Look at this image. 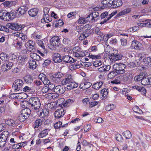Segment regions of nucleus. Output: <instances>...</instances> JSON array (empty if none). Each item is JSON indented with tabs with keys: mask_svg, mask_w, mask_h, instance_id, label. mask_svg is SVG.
I'll return each mask as SVG.
<instances>
[{
	"mask_svg": "<svg viewBox=\"0 0 151 151\" xmlns=\"http://www.w3.org/2000/svg\"><path fill=\"white\" fill-rule=\"evenodd\" d=\"M28 104L32 109L35 111L38 110L41 106L40 99L37 97H30L29 100Z\"/></svg>",
	"mask_w": 151,
	"mask_h": 151,
	"instance_id": "obj_1",
	"label": "nucleus"
},
{
	"mask_svg": "<svg viewBox=\"0 0 151 151\" xmlns=\"http://www.w3.org/2000/svg\"><path fill=\"white\" fill-rule=\"evenodd\" d=\"M113 68L116 73L120 74L125 73L124 69L126 68V66L124 64L122 63H116L113 65Z\"/></svg>",
	"mask_w": 151,
	"mask_h": 151,
	"instance_id": "obj_2",
	"label": "nucleus"
},
{
	"mask_svg": "<svg viewBox=\"0 0 151 151\" xmlns=\"http://www.w3.org/2000/svg\"><path fill=\"white\" fill-rule=\"evenodd\" d=\"M35 41L31 40H28L25 44L27 50L30 52L35 51Z\"/></svg>",
	"mask_w": 151,
	"mask_h": 151,
	"instance_id": "obj_3",
	"label": "nucleus"
},
{
	"mask_svg": "<svg viewBox=\"0 0 151 151\" xmlns=\"http://www.w3.org/2000/svg\"><path fill=\"white\" fill-rule=\"evenodd\" d=\"M50 42L51 45L53 46L61 47L62 46L60 39L57 36L52 37L50 40Z\"/></svg>",
	"mask_w": 151,
	"mask_h": 151,
	"instance_id": "obj_4",
	"label": "nucleus"
},
{
	"mask_svg": "<svg viewBox=\"0 0 151 151\" xmlns=\"http://www.w3.org/2000/svg\"><path fill=\"white\" fill-rule=\"evenodd\" d=\"M23 82L21 79H17L15 80L13 85V87L15 91H19L22 89Z\"/></svg>",
	"mask_w": 151,
	"mask_h": 151,
	"instance_id": "obj_5",
	"label": "nucleus"
},
{
	"mask_svg": "<svg viewBox=\"0 0 151 151\" xmlns=\"http://www.w3.org/2000/svg\"><path fill=\"white\" fill-rule=\"evenodd\" d=\"M73 81V76L72 75L68 74L66 75L65 77L61 81L60 84L63 85H69L72 81Z\"/></svg>",
	"mask_w": 151,
	"mask_h": 151,
	"instance_id": "obj_6",
	"label": "nucleus"
},
{
	"mask_svg": "<svg viewBox=\"0 0 151 151\" xmlns=\"http://www.w3.org/2000/svg\"><path fill=\"white\" fill-rule=\"evenodd\" d=\"M113 0H103L101 1L102 6L101 8L102 9H104L106 8H112V4Z\"/></svg>",
	"mask_w": 151,
	"mask_h": 151,
	"instance_id": "obj_7",
	"label": "nucleus"
},
{
	"mask_svg": "<svg viewBox=\"0 0 151 151\" xmlns=\"http://www.w3.org/2000/svg\"><path fill=\"white\" fill-rule=\"evenodd\" d=\"M65 113V111L63 108H61L55 111L54 115L55 118L58 119L63 116Z\"/></svg>",
	"mask_w": 151,
	"mask_h": 151,
	"instance_id": "obj_8",
	"label": "nucleus"
},
{
	"mask_svg": "<svg viewBox=\"0 0 151 151\" xmlns=\"http://www.w3.org/2000/svg\"><path fill=\"white\" fill-rule=\"evenodd\" d=\"M6 26L8 28L15 31L20 30L22 28V27L20 25H19L15 23H9Z\"/></svg>",
	"mask_w": 151,
	"mask_h": 151,
	"instance_id": "obj_9",
	"label": "nucleus"
},
{
	"mask_svg": "<svg viewBox=\"0 0 151 151\" xmlns=\"http://www.w3.org/2000/svg\"><path fill=\"white\" fill-rule=\"evenodd\" d=\"M12 63L11 62L6 61L1 66V70L4 72H6L11 68Z\"/></svg>",
	"mask_w": 151,
	"mask_h": 151,
	"instance_id": "obj_10",
	"label": "nucleus"
},
{
	"mask_svg": "<svg viewBox=\"0 0 151 151\" xmlns=\"http://www.w3.org/2000/svg\"><path fill=\"white\" fill-rule=\"evenodd\" d=\"M146 57V55L143 53H140L136 57V63H137L138 65H140L143 63Z\"/></svg>",
	"mask_w": 151,
	"mask_h": 151,
	"instance_id": "obj_11",
	"label": "nucleus"
},
{
	"mask_svg": "<svg viewBox=\"0 0 151 151\" xmlns=\"http://www.w3.org/2000/svg\"><path fill=\"white\" fill-rule=\"evenodd\" d=\"M66 89V87H63L60 85L56 86L55 88L54 91L58 94H61L63 93Z\"/></svg>",
	"mask_w": 151,
	"mask_h": 151,
	"instance_id": "obj_12",
	"label": "nucleus"
},
{
	"mask_svg": "<svg viewBox=\"0 0 151 151\" xmlns=\"http://www.w3.org/2000/svg\"><path fill=\"white\" fill-rule=\"evenodd\" d=\"M49 113V111L47 109H41L38 110L37 114L42 119H45V117L48 115Z\"/></svg>",
	"mask_w": 151,
	"mask_h": 151,
	"instance_id": "obj_13",
	"label": "nucleus"
},
{
	"mask_svg": "<svg viewBox=\"0 0 151 151\" xmlns=\"http://www.w3.org/2000/svg\"><path fill=\"white\" fill-rule=\"evenodd\" d=\"M62 60L66 63H73L76 62V60L74 59L69 55H65L63 56Z\"/></svg>",
	"mask_w": 151,
	"mask_h": 151,
	"instance_id": "obj_14",
	"label": "nucleus"
},
{
	"mask_svg": "<svg viewBox=\"0 0 151 151\" xmlns=\"http://www.w3.org/2000/svg\"><path fill=\"white\" fill-rule=\"evenodd\" d=\"M63 76V74L60 72L55 73L54 76H53L52 80L56 83L59 82L60 78Z\"/></svg>",
	"mask_w": 151,
	"mask_h": 151,
	"instance_id": "obj_15",
	"label": "nucleus"
},
{
	"mask_svg": "<svg viewBox=\"0 0 151 151\" xmlns=\"http://www.w3.org/2000/svg\"><path fill=\"white\" fill-rule=\"evenodd\" d=\"M111 68L110 65H104L98 68V71L102 73H105L109 71Z\"/></svg>",
	"mask_w": 151,
	"mask_h": 151,
	"instance_id": "obj_16",
	"label": "nucleus"
},
{
	"mask_svg": "<svg viewBox=\"0 0 151 151\" xmlns=\"http://www.w3.org/2000/svg\"><path fill=\"white\" fill-rule=\"evenodd\" d=\"M141 44L139 42L134 40L132 42L131 47L132 48L139 50L140 49V47H141Z\"/></svg>",
	"mask_w": 151,
	"mask_h": 151,
	"instance_id": "obj_17",
	"label": "nucleus"
},
{
	"mask_svg": "<svg viewBox=\"0 0 151 151\" xmlns=\"http://www.w3.org/2000/svg\"><path fill=\"white\" fill-rule=\"evenodd\" d=\"M52 60L55 63H59L62 61L61 56L58 53L54 54L52 56Z\"/></svg>",
	"mask_w": 151,
	"mask_h": 151,
	"instance_id": "obj_18",
	"label": "nucleus"
},
{
	"mask_svg": "<svg viewBox=\"0 0 151 151\" xmlns=\"http://www.w3.org/2000/svg\"><path fill=\"white\" fill-rule=\"evenodd\" d=\"M28 7L27 5H24L23 6H22L20 7L17 10V12L20 14V15L25 14V12L27 10Z\"/></svg>",
	"mask_w": 151,
	"mask_h": 151,
	"instance_id": "obj_19",
	"label": "nucleus"
},
{
	"mask_svg": "<svg viewBox=\"0 0 151 151\" xmlns=\"http://www.w3.org/2000/svg\"><path fill=\"white\" fill-rule=\"evenodd\" d=\"M9 134V132L7 131H4L2 132L1 134L0 135V137L3 140L2 143L3 144L4 143H6V141L7 140L8 135Z\"/></svg>",
	"mask_w": 151,
	"mask_h": 151,
	"instance_id": "obj_20",
	"label": "nucleus"
},
{
	"mask_svg": "<svg viewBox=\"0 0 151 151\" xmlns=\"http://www.w3.org/2000/svg\"><path fill=\"white\" fill-rule=\"evenodd\" d=\"M91 28V26L89 24H87L85 25L83 28V32L85 33L88 34L89 35L93 31L90 30Z\"/></svg>",
	"mask_w": 151,
	"mask_h": 151,
	"instance_id": "obj_21",
	"label": "nucleus"
},
{
	"mask_svg": "<svg viewBox=\"0 0 151 151\" xmlns=\"http://www.w3.org/2000/svg\"><path fill=\"white\" fill-rule=\"evenodd\" d=\"M6 13L4 19V21H9L10 19H13L15 17L13 12H6Z\"/></svg>",
	"mask_w": 151,
	"mask_h": 151,
	"instance_id": "obj_22",
	"label": "nucleus"
},
{
	"mask_svg": "<svg viewBox=\"0 0 151 151\" xmlns=\"http://www.w3.org/2000/svg\"><path fill=\"white\" fill-rule=\"evenodd\" d=\"M78 85V84L77 83L74 82L73 81H72L70 85L67 86L66 87V89L67 90H70L73 88L77 87Z\"/></svg>",
	"mask_w": 151,
	"mask_h": 151,
	"instance_id": "obj_23",
	"label": "nucleus"
},
{
	"mask_svg": "<svg viewBox=\"0 0 151 151\" xmlns=\"http://www.w3.org/2000/svg\"><path fill=\"white\" fill-rule=\"evenodd\" d=\"M132 88L133 89H136L138 90L139 92H141L143 94H145L146 93V90L144 87H142L137 86H133Z\"/></svg>",
	"mask_w": 151,
	"mask_h": 151,
	"instance_id": "obj_24",
	"label": "nucleus"
},
{
	"mask_svg": "<svg viewBox=\"0 0 151 151\" xmlns=\"http://www.w3.org/2000/svg\"><path fill=\"white\" fill-rule=\"evenodd\" d=\"M18 62L19 64L21 65H23L25 64L27 58L26 57L23 56H20L18 58Z\"/></svg>",
	"mask_w": 151,
	"mask_h": 151,
	"instance_id": "obj_25",
	"label": "nucleus"
},
{
	"mask_svg": "<svg viewBox=\"0 0 151 151\" xmlns=\"http://www.w3.org/2000/svg\"><path fill=\"white\" fill-rule=\"evenodd\" d=\"M112 8H115L121 6L122 4L121 0H113Z\"/></svg>",
	"mask_w": 151,
	"mask_h": 151,
	"instance_id": "obj_26",
	"label": "nucleus"
},
{
	"mask_svg": "<svg viewBox=\"0 0 151 151\" xmlns=\"http://www.w3.org/2000/svg\"><path fill=\"white\" fill-rule=\"evenodd\" d=\"M29 68L32 69H35L37 66L36 62L33 59H31L29 62Z\"/></svg>",
	"mask_w": 151,
	"mask_h": 151,
	"instance_id": "obj_27",
	"label": "nucleus"
},
{
	"mask_svg": "<svg viewBox=\"0 0 151 151\" xmlns=\"http://www.w3.org/2000/svg\"><path fill=\"white\" fill-rule=\"evenodd\" d=\"M52 21V19L49 18L48 14H44L43 19H41L42 23H48Z\"/></svg>",
	"mask_w": 151,
	"mask_h": 151,
	"instance_id": "obj_28",
	"label": "nucleus"
},
{
	"mask_svg": "<svg viewBox=\"0 0 151 151\" xmlns=\"http://www.w3.org/2000/svg\"><path fill=\"white\" fill-rule=\"evenodd\" d=\"M109 90L108 89L105 88L102 89L100 93V95L104 99H105L108 95Z\"/></svg>",
	"mask_w": 151,
	"mask_h": 151,
	"instance_id": "obj_29",
	"label": "nucleus"
},
{
	"mask_svg": "<svg viewBox=\"0 0 151 151\" xmlns=\"http://www.w3.org/2000/svg\"><path fill=\"white\" fill-rule=\"evenodd\" d=\"M49 131V129H48L43 130L38 134V137L40 138H42L46 137L48 134V132Z\"/></svg>",
	"mask_w": 151,
	"mask_h": 151,
	"instance_id": "obj_30",
	"label": "nucleus"
},
{
	"mask_svg": "<svg viewBox=\"0 0 151 151\" xmlns=\"http://www.w3.org/2000/svg\"><path fill=\"white\" fill-rule=\"evenodd\" d=\"M23 78L24 81L27 84H31L32 83L33 80L32 76L30 75H27Z\"/></svg>",
	"mask_w": 151,
	"mask_h": 151,
	"instance_id": "obj_31",
	"label": "nucleus"
},
{
	"mask_svg": "<svg viewBox=\"0 0 151 151\" xmlns=\"http://www.w3.org/2000/svg\"><path fill=\"white\" fill-rule=\"evenodd\" d=\"M38 12V9L36 8L31 9L28 11V13L30 16L34 17L35 16Z\"/></svg>",
	"mask_w": 151,
	"mask_h": 151,
	"instance_id": "obj_32",
	"label": "nucleus"
},
{
	"mask_svg": "<svg viewBox=\"0 0 151 151\" xmlns=\"http://www.w3.org/2000/svg\"><path fill=\"white\" fill-rule=\"evenodd\" d=\"M30 112L31 111L29 109H24L22 110L21 114L27 119L30 114Z\"/></svg>",
	"mask_w": 151,
	"mask_h": 151,
	"instance_id": "obj_33",
	"label": "nucleus"
},
{
	"mask_svg": "<svg viewBox=\"0 0 151 151\" xmlns=\"http://www.w3.org/2000/svg\"><path fill=\"white\" fill-rule=\"evenodd\" d=\"M103 83L104 82L102 81L97 82L93 85V88L96 90L99 89L101 87Z\"/></svg>",
	"mask_w": 151,
	"mask_h": 151,
	"instance_id": "obj_34",
	"label": "nucleus"
},
{
	"mask_svg": "<svg viewBox=\"0 0 151 151\" xmlns=\"http://www.w3.org/2000/svg\"><path fill=\"white\" fill-rule=\"evenodd\" d=\"M45 120V119H37L35 122L34 124V128H37L40 126L42 125V122Z\"/></svg>",
	"mask_w": 151,
	"mask_h": 151,
	"instance_id": "obj_35",
	"label": "nucleus"
},
{
	"mask_svg": "<svg viewBox=\"0 0 151 151\" xmlns=\"http://www.w3.org/2000/svg\"><path fill=\"white\" fill-rule=\"evenodd\" d=\"M62 122L59 121L55 123L54 125L55 128L56 129H58L59 128L62 127H66L67 126L68 124H66L63 125H62Z\"/></svg>",
	"mask_w": 151,
	"mask_h": 151,
	"instance_id": "obj_36",
	"label": "nucleus"
},
{
	"mask_svg": "<svg viewBox=\"0 0 151 151\" xmlns=\"http://www.w3.org/2000/svg\"><path fill=\"white\" fill-rule=\"evenodd\" d=\"M40 79L44 85H47L50 83V81L45 75H43V76Z\"/></svg>",
	"mask_w": 151,
	"mask_h": 151,
	"instance_id": "obj_37",
	"label": "nucleus"
},
{
	"mask_svg": "<svg viewBox=\"0 0 151 151\" xmlns=\"http://www.w3.org/2000/svg\"><path fill=\"white\" fill-rule=\"evenodd\" d=\"M116 13V12H113L110 14L108 15V17H107V19H104L103 21H101L100 22V24H103L106 23L107 21L109 20L111 18L115 15Z\"/></svg>",
	"mask_w": 151,
	"mask_h": 151,
	"instance_id": "obj_38",
	"label": "nucleus"
},
{
	"mask_svg": "<svg viewBox=\"0 0 151 151\" xmlns=\"http://www.w3.org/2000/svg\"><path fill=\"white\" fill-rule=\"evenodd\" d=\"M124 137L126 139H129L132 137V134L131 132L129 130H126L123 133Z\"/></svg>",
	"mask_w": 151,
	"mask_h": 151,
	"instance_id": "obj_39",
	"label": "nucleus"
},
{
	"mask_svg": "<svg viewBox=\"0 0 151 151\" xmlns=\"http://www.w3.org/2000/svg\"><path fill=\"white\" fill-rule=\"evenodd\" d=\"M122 56L121 55L119 54L116 55L113 54L111 55V58L114 61H116L119 60H121L122 58Z\"/></svg>",
	"mask_w": 151,
	"mask_h": 151,
	"instance_id": "obj_40",
	"label": "nucleus"
},
{
	"mask_svg": "<svg viewBox=\"0 0 151 151\" xmlns=\"http://www.w3.org/2000/svg\"><path fill=\"white\" fill-rule=\"evenodd\" d=\"M150 63H151V58H146L145 57L142 65L144 64V65H150Z\"/></svg>",
	"mask_w": 151,
	"mask_h": 151,
	"instance_id": "obj_41",
	"label": "nucleus"
},
{
	"mask_svg": "<svg viewBox=\"0 0 151 151\" xmlns=\"http://www.w3.org/2000/svg\"><path fill=\"white\" fill-rule=\"evenodd\" d=\"M7 124L9 126H11L15 127L17 125V123L13 119H10L7 121Z\"/></svg>",
	"mask_w": 151,
	"mask_h": 151,
	"instance_id": "obj_42",
	"label": "nucleus"
},
{
	"mask_svg": "<svg viewBox=\"0 0 151 151\" xmlns=\"http://www.w3.org/2000/svg\"><path fill=\"white\" fill-rule=\"evenodd\" d=\"M90 14L91 15V17H92L94 22L97 20L98 18H97V17H99V14L98 12H95L92 13H91Z\"/></svg>",
	"mask_w": 151,
	"mask_h": 151,
	"instance_id": "obj_43",
	"label": "nucleus"
},
{
	"mask_svg": "<svg viewBox=\"0 0 151 151\" xmlns=\"http://www.w3.org/2000/svg\"><path fill=\"white\" fill-rule=\"evenodd\" d=\"M0 57L2 60L6 61L9 58V56L4 53H1L0 54Z\"/></svg>",
	"mask_w": 151,
	"mask_h": 151,
	"instance_id": "obj_44",
	"label": "nucleus"
},
{
	"mask_svg": "<svg viewBox=\"0 0 151 151\" xmlns=\"http://www.w3.org/2000/svg\"><path fill=\"white\" fill-rule=\"evenodd\" d=\"M141 83L142 85L144 86L150 84V83L149 81L148 77L147 78H144L143 77L141 81Z\"/></svg>",
	"mask_w": 151,
	"mask_h": 151,
	"instance_id": "obj_45",
	"label": "nucleus"
},
{
	"mask_svg": "<svg viewBox=\"0 0 151 151\" xmlns=\"http://www.w3.org/2000/svg\"><path fill=\"white\" fill-rule=\"evenodd\" d=\"M130 10L129 9H127L121 11L118 14H117V16H121L123 15L128 13H129L130 12Z\"/></svg>",
	"mask_w": 151,
	"mask_h": 151,
	"instance_id": "obj_46",
	"label": "nucleus"
},
{
	"mask_svg": "<svg viewBox=\"0 0 151 151\" xmlns=\"http://www.w3.org/2000/svg\"><path fill=\"white\" fill-rule=\"evenodd\" d=\"M56 96H57L54 93H48L45 95V97L49 99H54Z\"/></svg>",
	"mask_w": 151,
	"mask_h": 151,
	"instance_id": "obj_47",
	"label": "nucleus"
},
{
	"mask_svg": "<svg viewBox=\"0 0 151 151\" xmlns=\"http://www.w3.org/2000/svg\"><path fill=\"white\" fill-rule=\"evenodd\" d=\"M31 56H32L33 57L32 59H33L34 60H36L38 61L42 60V59L36 53H33L32 55H31Z\"/></svg>",
	"mask_w": 151,
	"mask_h": 151,
	"instance_id": "obj_48",
	"label": "nucleus"
},
{
	"mask_svg": "<svg viewBox=\"0 0 151 151\" xmlns=\"http://www.w3.org/2000/svg\"><path fill=\"white\" fill-rule=\"evenodd\" d=\"M88 34L85 33L83 32L80 35V36L79 37V39L81 40H84L85 38H86L89 35H88Z\"/></svg>",
	"mask_w": 151,
	"mask_h": 151,
	"instance_id": "obj_49",
	"label": "nucleus"
},
{
	"mask_svg": "<svg viewBox=\"0 0 151 151\" xmlns=\"http://www.w3.org/2000/svg\"><path fill=\"white\" fill-rule=\"evenodd\" d=\"M102 64V62L101 60H97L94 61L93 65L95 67H98L101 65Z\"/></svg>",
	"mask_w": 151,
	"mask_h": 151,
	"instance_id": "obj_50",
	"label": "nucleus"
},
{
	"mask_svg": "<svg viewBox=\"0 0 151 151\" xmlns=\"http://www.w3.org/2000/svg\"><path fill=\"white\" fill-rule=\"evenodd\" d=\"M116 73L115 70L111 71L108 74V77L110 79H112L116 76Z\"/></svg>",
	"mask_w": 151,
	"mask_h": 151,
	"instance_id": "obj_51",
	"label": "nucleus"
},
{
	"mask_svg": "<svg viewBox=\"0 0 151 151\" xmlns=\"http://www.w3.org/2000/svg\"><path fill=\"white\" fill-rule=\"evenodd\" d=\"M95 31L97 35H99L102 38L104 37V36L103 35L102 33L101 32L99 27H96L95 29Z\"/></svg>",
	"mask_w": 151,
	"mask_h": 151,
	"instance_id": "obj_52",
	"label": "nucleus"
},
{
	"mask_svg": "<svg viewBox=\"0 0 151 151\" xmlns=\"http://www.w3.org/2000/svg\"><path fill=\"white\" fill-rule=\"evenodd\" d=\"M143 76L142 75H139L135 76L134 78V80L135 81L138 82L140 81H142L143 78Z\"/></svg>",
	"mask_w": 151,
	"mask_h": 151,
	"instance_id": "obj_53",
	"label": "nucleus"
},
{
	"mask_svg": "<svg viewBox=\"0 0 151 151\" xmlns=\"http://www.w3.org/2000/svg\"><path fill=\"white\" fill-rule=\"evenodd\" d=\"M129 74H125L123 75L122 80L124 82H126L129 79Z\"/></svg>",
	"mask_w": 151,
	"mask_h": 151,
	"instance_id": "obj_54",
	"label": "nucleus"
},
{
	"mask_svg": "<svg viewBox=\"0 0 151 151\" xmlns=\"http://www.w3.org/2000/svg\"><path fill=\"white\" fill-rule=\"evenodd\" d=\"M108 12H104L101 15V19H107V17H108ZM101 21H103L104 20H101Z\"/></svg>",
	"mask_w": 151,
	"mask_h": 151,
	"instance_id": "obj_55",
	"label": "nucleus"
},
{
	"mask_svg": "<svg viewBox=\"0 0 151 151\" xmlns=\"http://www.w3.org/2000/svg\"><path fill=\"white\" fill-rule=\"evenodd\" d=\"M21 143H18L12 145V148L14 149H17L21 148Z\"/></svg>",
	"mask_w": 151,
	"mask_h": 151,
	"instance_id": "obj_56",
	"label": "nucleus"
},
{
	"mask_svg": "<svg viewBox=\"0 0 151 151\" xmlns=\"http://www.w3.org/2000/svg\"><path fill=\"white\" fill-rule=\"evenodd\" d=\"M48 85V88L49 89L50 91H51L52 90H54L55 87V84L52 83L50 82L49 84H47Z\"/></svg>",
	"mask_w": 151,
	"mask_h": 151,
	"instance_id": "obj_57",
	"label": "nucleus"
},
{
	"mask_svg": "<svg viewBox=\"0 0 151 151\" xmlns=\"http://www.w3.org/2000/svg\"><path fill=\"white\" fill-rule=\"evenodd\" d=\"M92 85V84L90 82H87L86 83H84V87L83 88V90L86 89L90 88Z\"/></svg>",
	"mask_w": 151,
	"mask_h": 151,
	"instance_id": "obj_58",
	"label": "nucleus"
},
{
	"mask_svg": "<svg viewBox=\"0 0 151 151\" xmlns=\"http://www.w3.org/2000/svg\"><path fill=\"white\" fill-rule=\"evenodd\" d=\"M99 103V101H93L89 102V106L92 108L96 106Z\"/></svg>",
	"mask_w": 151,
	"mask_h": 151,
	"instance_id": "obj_59",
	"label": "nucleus"
},
{
	"mask_svg": "<svg viewBox=\"0 0 151 151\" xmlns=\"http://www.w3.org/2000/svg\"><path fill=\"white\" fill-rule=\"evenodd\" d=\"M103 119L101 117H96L94 119V121L96 123H100L102 122Z\"/></svg>",
	"mask_w": 151,
	"mask_h": 151,
	"instance_id": "obj_60",
	"label": "nucleus"
},
{
	"mask_svg": "<svg viewBox=\"0 0 151 151\" xmlns=\"http://www.w3.org/2000/svg\"><path fill=\"white\" fill-rule=\"evenodd\" d=\"M74 102V101L73 99H68L65 101L64 104V106H67L69 104H72Z\"/></svg>",
	"mask_w": 151,
	"mask_h": 151,
	"instance_id": "obj_61",
	"label": "nucleus"
},
{
	"mask_svg": "<svg viewBox=\"0 0 151 151\" xmlns=\"http://www.w3.org/2000/svg\"><path fill=\"white\" fill-rule=\"evenodd\" d=\"M36 42L42 48H43V49L45 48V46L44 45V43L43 41L40 40H38Z\"/></svg>",
	"mask_w": 151,
	"mask_h": 151,
	"instance_id": "obj_62",
	"label": "nucleus"
},
{
	"mask_svg": "<svg viewBox=\"0 0 151 151\" xmlns=\"http://www.w3.org/2000/svg\"><path fill=\"white\" fill-rule=\"evenodd\" d=\"M91 15L90 14H89L86 18V21H87L88 22H94L93 21V19L92 17H91Z\"/></svg>",
	"mask_w": 151,
	"mask_h": 151,
	"instance_id": "obj_63",
	"label": "nucleus"
},
{
	"mask_svg": "<svg viewBox=\"0 0 151 151\" xmlns=\"http://www.w3.org/2000/svg\"><path fill=\"white\" fill-rule=\"evenodd\" d=\"M116 140L119 141H122L123 138L122 136L120 134H118L116 135Z\"/></svg>",
	"mask_w": 151,
	"mask_h": 151,
	"instance_id": "obj_64",
	"label": "nucleus"
}]
</instances>
